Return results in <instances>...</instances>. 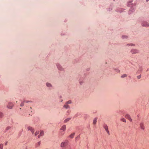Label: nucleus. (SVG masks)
Returning a JSON list of instances; mask_svg holds the SVG:
<instances>
[{"instance_id": "nucleus-1", "label": "nucleus", "mask_w": 149, "mask_h": 149, "mask_svg": "<svg viewBox=\"0 0 149 149\" xmlns=\"http://www.w3.org/2000/svg\"><path fill=\"white\" fill-rule=\"evenodd\" d=\"M69 143V141L66 140L61 143L60 146L62 148L65 147V149H71V146L68 144Z\"/></svg>"}, {"instance_id": "nucleus-2", "label": "nucleus", "mask_w": 149, "mask_h": 149, "mask_svg": "<svg viewBox=\"0 0 149 149\" xmlns=\"http://www.w3.org/2000/svg\"><path fill=\"white\" fill-rule=\"evenodd\" d=\"M66 129V126L65 125H63L61 128L60 130L61 131L60 132V134L61 135H63L64 134V132Z\"/></svg>"}, {"instance_id": "nucleus-3", "label": "nucleus", "mask_w": 149, "mask_h": 149, "mask_svg": "<svg viewBox=\"0 0 149 149\" xmlns=\"http://www.w3.org/2000/svg\"><path fill=\"white\" fill-rule=\"evenodd\" d=\"M139 52V50L135 49H132L130 51V52L132 54H135L138 53Z\"/></svg>"}, {"instance_id": "nucleus-4", "label": "nucleus", "mask_w": 149, "mask_h": 149, "mask_svg": "<svg viewBox=\"0 0 149 149\" xmlns=\"http://www.w3.org/2000/svg\"><path fill=\"white\" fill-rule=\"evenodd\" d=\"M141 25L143 26L146 27L149 26V24L148 23L146 22H143L141 24Z\"/></svg>"}, {"instance_id": "nucleus-5", "label": "nucleus", "mask_w": 149, "mask_h": 149, "mask_svg": "<svg viewBox=\"0 0 149 149\" xmlns=\"http://www.w3.org/2000/svg\"><path fill=\"white\" fill-rule=\"evenodd\" d=\"M13 106L14 104L13 103L11 102H9L7 106V107L9 109H11Z\"/></svg>"}, {"instance_id": "nucleus-6", "label": "nucleus", "mask_w": 149, "mask_h": 149, "mask_svg": "<svg viewBox=\"0 0 149 149\" xmlns=\"http://www.w3.org/2000/svg\"><path fill=\"white\" fill-rule=\"evenodd\" d=\"M27 129L28 130L30 131L33 134L34 133V130L31 127L28 126L27 127Z\"/></svg>"}, {"instance_id": "nucleus-7", "label": "nucleus", "mask_w": 149, "mask_h": 149, "mask_svg": "<svg viewBox=\"0 0 149 149\" xmlns=\"http://www.w3.org/2000/svg\"><path fill=\"white\" fill-rule=\"evenodd\" d=\"M57 66L58 69L60 71H63L64 70V68L62 67V66L59 64H57Z\"/></svg>"}, {"instance_id": "nucleus-8", "label": "nucleus", "mask_w": 149, "mask_h": 149, "mask_svg": "<svg viewBox=\"0 0 149 149\" xmlns=\"http://www.w3.org/2000/svg\"><path fill=\"white\" fill-rule=\"evenodd\" d=\"M139 125L141 128L143 130H144L145 127L144 123L142 122H141L140 123Z\"/></svg>"}, {"instance_id": "nucleus-9", "label": "nucleus", "mask_w": 149, "mask_h": 149, "mask_svg": "<svg viewBox=\"0 0 149 149\" xmlns=\"http://www.w3.org/2000/svg\"><path fill=\"white\" fill-rule=\"evenodd\" d=\"M104 128L105 130L107 132V134H109V131L108 130V127L106 125H104Z\"/></svg>"}, {"instance_id": "nucleus-10", "label": "nucleus", "mask_w": 149, "mask_h": 149, "mask_svg": "<svg viewBox=\"0 0 149 149\" xmlns=\"http://www.w3.org/2000/svg\"><path fill=\"white\" fill-rule=\"evenodd\" d=\"M63 107L65 109H69L70 108V106L65 103L63 106Z\"/></svg>"}, {"instance_id": "nucleus-11", "label": "nucleus", "mask_w": 149, "mask_h": 149, "mask_svg": "<svg viewBox=\"0 0 149 149\" xmlns=\"http://www.w3.org/2000/svg\"><path fill=\"white\" fill-rule=\"evenodd\" d=\"M126 118L128 119L130 121L132 122V120L130 117V116L129 115H127L125 116Z\"/></svg>"}, {"instance_id": "nucleus-12", "label": "nucleus", "mask_w": 149, "mask_h": 149, "mask_svg": "<svg viewBox=\"0 0 149 149\" xmlns=\"http://www.w3.org/2000/svg\"><path fill=\"white\" fill-rule=\"evenodd\" d=\"M44 134V132L42 131H40V134L38 136V138H40L41 136H43Z\"/></svg>"}, {"instance_id": "nucleus-13", "label": "nucleus", "mask_w": 149, "mask_h": 149, "mask_svg": "<svg viewBox=\"0 0 149 149\" xmlns=\"http://www.w3.org/2000/svg\"><path fill=\"white\" fill-rule=\"evenodd\" d=\"M46 85L48 88H50L52 87V85L51 84L48 82L46 83Z\"/></svg>"}, {"instance_id": "nucleus-14", "label": "nucleus", "mask_w": 149, "mask_h": 149, "mask_svg": "<svg viewBox=\"0 0 149 149\" xmlns=\"http://www.w3.org/2000/svg\"><path fill=\"white\" fill-rule=\"evenodd\" d=\"M126 46H135V45L133 43H128L126 45Z\"/></svg>"}, {"instance_id": "nucleus-15", "label": "nucleus", "mask_w": 149, "mask_h": 149, "mask_svg": "<svg viewBox=\"0 0 149 149\" xmlns=\"http://www.w3.org/2000/svg\"><path fill=\"white\" fill-rule=\"evenodd\" d=\"M71 119L70 118H68L66 119L65 120H64V123H66L69 121Z\"/></svg>"}, {"instance_id": "nucleus-16", "label": "nucleus", "mask_w": 149, "mask_h": 149, "mask_svg": "<svg viewBox=\"0 0 149 149\" xmlns=\"http://www.w3.org/2000/svg\"><path fill=\"white\" fill-rule=\"evenodd\" d=\"M97 118H95L93 120V125H95L97 122Z\"/></svg>"}, {"instance_id": "nucleus-17", "label": "nucleus", "mask_w": 149, "mask_h": 149, "mask_svg": "<svg viewBox=\"0 0 149 149\" xmlns=\"http://www.w3.org/2000/svg\"><path fill=\"white\" fill-rule=\"evenodd\" d=\"M74 134H75L74 133L72 134L69 136V137L71 138H73L74 137Z\"/></svg>"}, {"instance_id": "nucleus-18", "label": "nucleus", "mask_w": 149, "mask_h": 149, "mask_svg": "<svg viewBox=\"0 0 149 149\" xmlns=\"http://www.w3.org/2000/svg\"><path fill=\"white\" fill-rule=\"evenodd\" d=\"M122 38L123 39H125L127 38L128 36H123Z\"/></svg>"}, {"instance_id": "nucleus-19", "label": "nucleus", "mask_w": 149, "mask_h": 149, "mask_svg": "<svg viewBox=\"0 0 149 149\" xmlns=\"http://www.w3.org/2000/svg\"><path fill=\"white\" fill-rule=\"evenodd\" d=\"M72 103V101L71 100H69L68 101L66 102L65 103L68 105L69 104H70Z\"/></svg>"}, {"instance_id": "nucleus-20", "label": "nucleus", "mask_w": 149, "mask_h": 149, "mask_svg": "<svg viewBox=\"0 0 149 149\" xmlns=\"http://www.w3.org/2000/svg\"><path fill=\"white\" fill-rule=\"evenodd\" d=\"M127 75L126 74H123L121 76V77L122 78H123L124 77H127Z\"/></svg>"}, {"instance_id": "nucleus-21", "label": "nucleus", "mask_w": 149, "mask_h": 149, "mask_svg": "<svg viewBox=\"0 0 149 149\" xmlns=\"http://www.w3.org/2000/svg\"><path fill=\"white\" fill-rule=\"evenodd\" d=\"M24 101L23 102H22L20 105V106L23 107L24 105Z\"/></svg>"}, {"instance_id": "nucleus-22", "label": "nucleus", "mask_w": 149, "mask_h": 149, "mask_svg": "<svg viewBox=\"0 0 149 149\" xmlns=\"http://www.w3.org/2000/svg\"><path fill=\"white\" fill-rule=\"evenodd\" d=\"M39 131H36L35 133V135L36 136H37L38 134H39Z\"/></svg>"}, {"instance_id": "nucleus-23", "label": "nucleus", "mask_w": 149, "mask_h": 149, "mask_svg": "<svg viewBox=\"0 0 149 149\" xmlns=\"http://www.w3.org/2000/svg\"><path fill=\"white\" fill-rule=\"evenodd\" d=\"M3 145L2 144H0V149H3Z\"/></svg>"}, {"instance_id": "nucleus-24", "label": "nucleus", "mask_w": 149, "mask_h": 149, "mask_svg": "<svg viewBox=\"0 0 149 149\" xmlns=\"http://www.w3.org/2000/svg\"><path fill=\"white\" fill-rule=\"evenodd\" d=\"M132 2H128L127 5L128 6L130 7V5L132 4Z\"/></svg>"}, {"instance_id": "nucleus-25", "label": "nucleus", "mask_w": 149, "mask_h": 149, "mask_svg": "<svg viewBox=\"0 0 149 149\" xmlns=\"http://www.w3.org/2000/svg\"><path fill=\"white\" fill-rule=\"evenodd\" d=\"M121 120L123 122H126V120L124 118H123L121 119Z\"/></svg>"}, {"instance_id": "nucleus-26", "label": "nucleus", "mask_w": 149, "mask_h": 149, "mask_svg": "<svg viewBox=\"0 0 149 149\" xmlns=\"http://www.w3.org/2000/svg\"><path fill=\"white\" fill-rule=\"evenodd\" d=\"M40 144V142L39 141L37 143V145L38 146H39Z\"/></svg>"}, {"instance_id": "nucleus-27", "label": "nucleus", "mask_w": 149, "mask_h": 149, "mask_svg": "<svg viewBox=\"0 0 149 149\" xmlns=\"http://www.w3.org/2000/svg\"><path fill=\"white\" fill-rule=\"evenodd\" d=\"M24 102H26V103H28L29 102H31L30 101H29L24 100Z\"/></svg>"}, {"instance_id": "nucleus-28", "label": "nucleus", "mask_w": 149, "mask_h": 149, "mask_svg": "<svg viewBox=\"0 0 149 149\" xmlns=\"http://www.w3.org/2000/svg\"><path fill=\"white\" fill-rule=\"evenodd\" d=\"M141 75H139L137 77V78L138 79H140L141 78Z\"/></svg>"}, {"instance_id": "nucleus-29", "label": "nucleus", "mask_w": 149, "mask_h": 149, "mask_svg": "<svg viewBox=\"0 0 149 149\" xmlns=\"http://www.w3.org/2000/svg\"><path fill=\"white\" fill-rule=\"evenodd\" d=\"M80 83L81 85H82V84L83 83V82L82 81H80Z\"/></svg>"}, {"instance_id": "nucleus-30", "label": "nucleus", "mask_w": 149, "mask_h": 149, "mask_svg": "<svg viewBox=\"0 0 149 149\" xmlns=\"http://www.w3.org/2000/svg\"><path fill=\"white\" fill-rule=\"evenodd\" d=\"M31 109H32V107H30V111H32L31 110Z\"/></svg>"}, {"instance_id": "nucleus-31", "label": "nucleus", "mask_w": 149, "mask_h": 149, "mask_svg": "<svg viewBox=\"0 0 149 149\" xmlns=\"http://www.w3.org/2000/svg\"><path fill=\"white\" fill-rule=\"evenodd\" d=\"M117 72H120V70H118L117 71Z\"/></svg>"}, {"instance_id": "nucleus-32", "label": "nucleus", "mask_w": 149, "mask_h": 149, "mask_svg": "<svg viewBox=\"0 0 149 149\" xmlns=\"http://www.w3.org/2000/svg\"><path fill=\"white\" fill-rule=\"evenodd\" d=\"M147 70H148V71H149V69H147Z\"/></svg>"}, {"instance_id": "nucleus-33", "label": "nucleus", "mask_w": 149, "mask_h": 149, "mask_svg": "<svg viewBox=\"0 0 149 149\" xmlns=\"http://www.w3.org/2000/svg\"><path fill=\"white\" fill-rule=\"evenodd\" d=\"M7 143H6V144H7Z\"/></svg>"}, {"instance_id": "nucleus-34", "label": "nucleus", "mask_w": 149, "mask_h": 149, "mask_svg": "<svg viewBox=\"0 0 149 149\" xmlns=\"http://www.w3.org/2000/svg\"><path fill=\"white\" fill-rule=\"evenodd\" d=\"M16 102H17V101H16Z\"/></svg>"}]
</instances>
